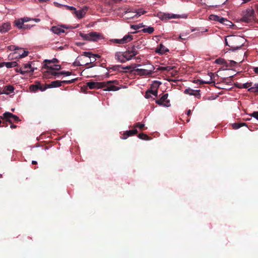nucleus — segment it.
<instances>
[{"mask_svg":"<svg viewBox=\"0 0 258 258\" xmlns=\"http://www.w3.org/2000/svg\"><path fill=\"white\" fill-rule=\"evenodd\" d=\"M230 50L234 51L240 49L244 44V39L238 36H228Z\"/></svg>","mask_w":258,"mask_h":258,"instance_id":"f257e3e1","label":"nucleus"},{"mask_svg":"<svg viewBox=\"0 0 258 258\" xmlns=\"http://www.w3.org/2000/svg\"><path fill=\"white\" fill-rule=\"evenodd\" d=\"M102 83L104 84L102 89H103V90L105 91H115L120 89L119 87L115 86V85L118 84V82L117 80L103 82Z\"/></svg>","mask_w":258,"mask_h":258,"instance_id":"f03ea898","label":"nucleus"},{"mask_svg":"<svg viewBox=\"0 0 258 258\" xmlns=\"http://www.w3.org/2000/svg\"><path fill=\"white\" fill-rule=\"evenodd\" d=\"M254 18V11L252 8H249L242 12V17L241 19L242 22L249 23L252 21Z\"/></svg>","mask_w":258,"mask_h":258,"instance_id":"7ed1b4c3","label":"nucleus"},{"mask_svg":"<svg viewBox=\"0 0 258 258\" xmlns=\"http://www.w3.org/2000/svg\"><path fill=\"white\" fill-rule=\"evenodd\" d=\"M80 36L83 39L89 41H96L101 38V35L96 32H91L88 34L80 33Z\"/></svg>","mask_w":258,"mask_h":258,"instance_id":"20e7f679","label":"nucleus"},{"mask_svg":"<svg viewBox=\"0 0 258 258\" xmlns=\"http://www.w3.org/2000/svg\"><path fill=\"white\" fill-rule=\"evenodd\" d=\"M1 118L4 119L6 121L10 123L13 122H18L20 121L18 116L9 112H6L3 114V116H1Z\"/></svg>","mask_w":258,"mask_h":258,"instance_id":"39448f33","label":"nucleus"},{"mask_svg":"<svg viewBox=\"0 0 258 258\" xmlns=\"http://www.w3.org/2000/svg\"><path fill=\"white\" fill-rule=\"evenodd\" d=\"M155 68L154 66L151 65V70H147V69H136L132 71L135 72V74H137L140 76H151L153 73Z\"/></svg>","mask_w":258,"mask_h":258,"instance_id":"423d86ee","label":"nucleus"},{"mask_svg":"<svg viewBox=\"0 0 258 258\" xmlns=\"http://www.w3.org/2000/svg\"><path fill=\"white\" fill-rule=\"evenodd\" d=\"M168 94H164L159 99H157L155 102L160 106L169 107L170 106V100L167 99Z\"/></svg>","mask_w":258,"mask_h":258,"instance_id":"0eeeda50","label":"nucleus"},{"mask_svg":"<svg viewBox=\"0 0 258 258\" xmlns=\"http://www.w3.org/2000/svg\"><path fill=\"white\" fill-rule=\"evenodd\" d=\"M133 39V36L128 34L127 35H125L122 39H112L110 40V41L118 44H125L128 42H130Z\"/></svg>","mask_w":258,"mask_h":258,"instance_id":"6e6552de","label":"nucleus"},{"mask_svg":"<svg viewBox=\"0 0 258 258\" xmlns=\"http://www.w3.org/2000/svg\"><path fill=\"white\" fill-rule=\"evenodd\" d=\"M184 15H180L169 13H164L161 15L162 20H169L171 19H179L180 18H185Z\"/></svg>","mask_w":258,"mask_h":258,"instance_id":"1a4fd4ad","label":"nucleus"},{"mask_svg":"<svg viewBox=\"0 0 258 258\" xmlns=\"http://www.w3.org/2000/svg\"><path fill=\"white\" fill-rule=\"evenodd\" d=\"M47 89V87H43L41 84L39 82H37L36 84H33L30 86L29 89L31 92H35L38 90H40L41 91H44Z\"/></svg>","mask_w":258,"mask_h":258,"instance_id":"9d476101","label":"nucleus"},{"mask_svg":"<svg viewBox=\"0 0 258 258\" xmlns=\"http://www.w3.org/2000/svg\"><path fill=\"white\" fill-rule=\"evenodd\" d=\"M160 83L155 81L154 84L151 86V88L149 89V91H151V94L155 97L158 96V88L160 85Z\"/></svg>","mask_w":258,"mask_h":258,"instance_id":"9b49d317","label":"nucleus"},{"mask_svg":"<svg viewBox=\"0 0 258 258\" xmlns=\"http://www.w3.org/2000/svg\"><path fill=\"white\" fill-rule=\"evenodd\" d=\"M104 84L102 82H89L86 83L87 86L90 89L95 88L102 89V85Z\"/></svg>","mask_w":258,"mask_h":258,"instance_id":"f8f14e48","label":"nucleus"},{"mask_svg":"<svg viewBox=\"0 0 258 258\" xmlns=\"http://www.w3.org/2000/svg\"><path fill=\"white\" fill-rule=\"evenodd\" d=\"M22 66L23 71L25 72V74L29 73H32L34 71L35 68L32 67L31 64L30 63L23 64Z\"/></svg>","mask_w":258,"mask_h":258,"instance_id":"ddd939ff","label":"nucleus"},{"mask_svg":"<svg viewBox=\"0 0 258 258\" xmlns=\"http://www.w3.org/2000/svg\"><path fill=\"white\" fill-rule=\"evenodd\" d=\"M137 133H138V131L137 129H134L133 130L127 131L123 133V134H122V137H121V138L122 140H125L128 137L136 135Z\"/></svg>","mask_w":258,"mask_h":258,"instance_id":"4468645a","label":"nucleus"},{"mask_svg":"<svg viewBox=\"0 0 258 258\" xmlns=\"http://www.w3.org/2000/svg\"><path fill=\"white\" fill-rule=\"evenodd\" d=\"M208 75L210 77L209 81H203L198 79L196 81V83H199L200 84H210L213 83V82H212L211 80H212L215 78V75L212 73H209Z\"/></svg>","mask_w":258,"mask_h":258,"instance_id":"2eb2a0df","label":"nucleus"},{"mask_svg":"<svg viewBox=\"0 0 258 258\" xmlns=\"http://www.w3.org/2000/svg\"><path fill=\"white\" fill-rule=\"evenodd\" d=\"M115 58L118 61L121 63H124L125 62V58H124L123 52H117L115 54Z\"/></svg>","mask_w":258,"mask_h":258,"instance_id":"dca6fc26","label":"nucleus"},{"mask_svg":"<svg viewBox=\"0 0 258 258\" xmlns=\"http://www.w3.org/2000/svg\"><path fill=\"white\" fill-rule=\"evenodd\" d=\"M15 88L12 85H7L4 87L2 94L9 95L10 93L13 92Z\"/></svg>","mask_w":258,"mask_h":258,"instance_id":"f3484780","label":"nucleus"},{"mask_svg":"<svg viewBox=\"0 0 258 258\" xmlns=\"http://www.w3.org/2000/svg\"><path fill=\"white\" fill-rule=\"evenodd\" d=\"M61 86V82L60 81L56 80L51 82L49 84L46 85L47 88L58 87Z\"/></svg>","mask_w":258,"mask_h":258,"instance_id":"a211bd4d","label":"nucleus"},{"mask_svg":"<svg viewBox=\"0 0 258 258\" xmlns=\"http://www.w3.org/2000/svg\"><path fill=\"white\" fill-rule=\"evenodd\" d=\"M169 49L167 48L162 44H160L159 46L156 48V52L160 54H164L166 52H168Z\"/></svg>","mask_w":258,"mask_h":258,"instance_id":"6ab92c4d","label":"nucleus"},{"mask_svg":"<svg viewBox=\"0 0 258 258\" xmlns=\"http://www.w3.org/2000/svg\"><path fill=\"white\" fill-rule=\"evenodd\" d=\"M252 82H247L244 84H240L238 83H236L235 84V86L239 89L241 88H249L252 86Z\"/></svg>","mask_w":258,"mask_h":258,"instance_id":"aec40b11","label":"nucleus"},{"mask_svg":"<svg viewBox=\"0 0 258 258\" xmlns=\"http://www.w3.org/2000/svg\"><path fill=\"white\" fill-rule=\"evenodd\" d=\"M87 9H83L82 10H80L79 11H75V14L76 15V17L78 19H82L83 18L86 13Z\"/></svg>","mask_w":258,"mask_h":258,"instance_id":"412c9836","label":"nucleus"},{"mask_svg":"<svg viewBox=\"0 0 258 258\" xmlns=\"http://www.w3.org/2000/svg\"><path fill=\"white\" fill-rule=\"evenodd\" d=\"M11 29V24L9 23H4L0 27V32L2 33H6Z\"/></svg>","mask_w":258,"mask_h":258,"instance_id":"4be33fe9","label":"nucleus"},{"mask_svg":"<svg viewBox=\"0 0 258 258\" xmlns=\"http://www.w3.org/2000/svg\"><path fill=\"white\" fill-rule=\"evenodd\" d=\"M199 91H195L191 89L188 88L184 90V93L195 96H199L200 97Z\"/></svg>","mask_w":258,"mask_h":258,"instance_id":"5701e85b","label":"nucleus"},{"mask_svg":"<svg viewBox=\"0 0 258 258\" xmlns=\"http://www.w3.org/2000/svg\"><path fill=\"white\" fill-rule=\"evenodd\" d=\"M54 67L49 66L46 64H44L43 66L44 69H46L50 71H59L61 69V66L60 65L55 64Z\"/></svg>","mask_w":258,"mask_h":258,"instance_id":"b1692460","label":"nucleus"},{"mask_svg":"<svg viewBox=\"0 0 258 258\" xmlns=\"http://www.w3.org/2000/svg\"><path fill=\"white\" fill-rule=\"evenodd\" d=\"M51 30L55 34H60L61 33H64V30L58 26H52Z\"/></svg>","mask_w":258,"mask_h":258,"instance_id":"393cba45","label":"nucleus"},{"mask_svg":"<svg viewBox=\"0 0 258 258\" xmlns=\"http://www.w3.org/2000/svg\"><path fill=\"white\" fill-rule=\"evenodd\" d=\"M15 53H18L20 58H23L27 56L28 51H26L22 48L18 49V51L15 52Z\"/></svg>","mask_w":258,"mask_h":258,"instance_id":"a878e982","label":"nucleus"},{"mask_svg":"<svg viewBox=\"0 0 258 258\" xmlns=\"http://www.w3.org/2000/svg\"><path fill=\"white\" fill-rule=\"evenodd\" d=\"M83 55H84L86 57H88L90 58H92V57H94V58H100V56L97 54H93L91 52H87L84 51L83 52Z\"/></svg>","mask_w":258,"mask_h":258,"instance_id":"bb28decb","label":"nucleus"},{"mask_svg":"<svg viewBox=\"0 0 258 258\" xmlns=\"http://www.w3.org/2000/svg\"><path fill=\"white\" fill-rule=\"evenodd\" d=\"M138 48H139V45L136 46L135 45H134L132 46V49L131 50H128V51L131 54H132V56H135L138 54V51L137 50V49Z\"/></svg>","mask_w":258,"mask_h":258,"instance_id":"cd10ccee","label":"nucleus"},{"mask_svg":"<svg viewBox=\"0 0 258 258\" xmlns=\"http://www.w3.org/2000/svg\"><path fill=\"white\" fill-rule=\"evenodd\" d=\"M14 23L15 26L17 27L19 29H22V26L24 24L23 21H22L21 18L16 20L14 21Z\"/></svg>","mask_w":258,"mask_h":258,"instance_id":"c85d7f7f","label":"nucleus"},{"mask_svg":"<svg viewBox=\"0 0 258 258\" xmlns=\"http://www.w3.org/2000/svg\"><path fill=\"white\" fill-rule=\"evenodd\" d=\"M90 59V62H88L85 64V65L87 66V69L91 68L95 66V64H93V63L95 62L96 58H94V57H92V58Z\"/></svg>","mask_w":258,"mask_h":258,"instance_id":"c756f323","label":"nucleus"},{"mask_svg":"<svg viewBox=\"0 0 258 258\" xmlns=\"http://www.w3.org/2000/svg\"><path fill=\"white\" fill-rule=\"evenodd\" d=\"M246 124L244 122H235L232 124V127L233 129L236 130L239 128L240 127L246 126Z\"/></svg>","mask_w":258,"mask_h":258,"instance_id":"7c9ffc66","label":"nucleus"},{"mask_svg":"<svg viewBox=\"0 0 258 258\" xmlns=\"http://www.w3.org/2000/svg\"><path fill=\"white\" fill-rule=\"evenodd\" d=\"M3 64H5L7 68H12L17 66V63L16 61L3 62Z\"/></svg>","mask_w":258,"mask_h":258,"instance_id":"2f4dec72","label":"nucleus"},{"mask_svg":"<svg viewBox=\"0 0 258 258\" xmlns=\"http://www.w3.org/2000/svg\"><path fill=\"white\" fill-rule=\"evenodd\" d=\"M209 19L211 20H213V21H218V22H219L221 23V22L222 21L221 19H223V17H219L218 16L215 15H211L209 16Z\"/></svg>","mask_w":258,"mask_h":258,"instance_id":"473e14b6","label":"nucleus"},{"mask_svg":"<svg viewBox=\"0 0 258 258\" xmlns=\"http://www.w3.org/2000/svg\"><path fill=\"white\" fill-rule=\"evenodd\" d=\"M248 91L252 93H257L258 92V83L255 84L253 87L251 86L248 89Z\"/></svg>","mask_w":258,"mask_h":258,"instance_id":"72a5a7b5","label":"nucleus"},{"mask_svg":"<svg viewBox=\"0 0 258 258\" xmlns=\"http://www.w3.org/2000/svg\"><path fill=\"white\" fill-rule=\"evenodd\" d=\"M123 53H124V58H125V62L127 60H131L134 57V56H132V54H131L128 50L125 52H124Z\"/></svg>","mask_w":258,"mask_h":258,"instance_id":"f704fd0d","label":"nucleus"},{"mask_svg":"<svg viewBox=\"0 0 258 258\" xmlns=\"http://www.w3.org/2000/svg\"><path fill=\"white\" fill-rule=\"evenodd\" d=\"M221 20L222 21L221 23L223 24V25L228 26H231L232 25V23L226 18H223V19H221Z\"/></svg>","mask_w":258,"mask_h":258,"instance_id":"c9c22d12","label":"nucleus"},{"mask_svg":"<svg viewBox=\"0 0 258 258\" xmlns=\"http://www.w3.org/2000/svg\"><path fill=\"white\" fill-rule=\"evenodd\" d=\"M173 69V67L170 66H167V67H159L158 68V70L161 71H167L169 72L170 71L172 70Z\"/></svg>","mask_w":258,"mask_h":258,"instance_id":"e433bc0d","label":"nucleus"},{"mask_svg":"<svg viewBox=\"0 0 258 258\" xmlns=\"http://www.w3.org/2000/svg\"><path fill=\"white\" fill-rule=\"evenodd\" d=\"M144 33H147L148 34H152L154 31V28L152 27H148V28H144L143 29H142V30Z\"/></svg>","mask_w":258,"mask_h":258,"instance_id":"4c0bfd02","label":"nucleus"},{"mask_svg":"<svg viewBox=\"0 0 258 258\" xmlns=\"http://www.w3.org/2000/svg\"><path fill=\"white\" fill-rule=\"evenodd\" d=\"M138 137L142 140H149L151 139V138L149 137L147 135L144 133H141L139 134Z\"/></svg>","mask_w":258,"mask_h":258,"instance_id":"58836bf2","label":"nucleus"},{"mask_svg":"<svg viewBox=\"0 0 258 258\" xmlns=\"http://www.w3.org/2000/svg\"><path fill=\"white\" fill-rule=\"evenodd\" d=\"M233 78L234 76H231L227 78H224L223 79L222 82L226 84H230L232 82Z\"/></svg>","mask_w":258,"mask_h":258,"instance_id":"ea45409f","label":"nucleus"},{"mask_svg":"<svg viewBox=\"0 0 258 258\" xmlns=\"http://www.w3.org/2000/svg\"><path fill=\"white\" fill-rule=\"evenodd\" d=\"M121 65H114V66H112L111 67H109L107 69V70H112L113 71H118L119 68H121Z\"/></svg>","mask_w":258,"mask_h":258,"instance_id":"a19ab883","label":"nucleus"},{"mask_svg":"<svg viewBox=\"0 0 258 258\" xmlns=\"http://www.w3.org/2000/svg\"><path fill=\"white\" fill-rule=\"evenodd\" d=\"M141 66V64H132L131 66H126V67L125 68H123L121 66V68L123 69H126V70H130L131 69H135V68L137 67H140Z\"/></svg>","mask_w":258,"mask_h":258,"instance_id":"79ce46f5","label":"nucleus"},{"mask_svg":"<svg viewBox=\"0 0 258 258\" xmlns=\"http://www.w3.org/2000/svg\"><path fill=\"white\" fill-rule=\"evenodd\" d=\"M135 13H136V16L138 15L139 16H141V15L144 14L146 13V11L143 10L142 9H140L138 10H135Z\"/></svg>","mask_w":258,"mask_h":258,"instance_id":"37998d69","label":"nucleus"},{"mask_svg":"<svg viewBox=\"0 0 258 258\" xmlns=\"http://www.w3.org/2000/svg\"><path fill=\"white\" fill-rule=\"evenodd\" d=\"M133 127L134 128L139 127L141 130H143L144 127H145V124L140 122H137L134 125Z\"/></svg>","mask_w":258,"mask_h":258,"instance_id":"c03bdc74","label":"nucleus"},{"mask_svg":"<svg viewBox=\"0 0 258 258\" xmlns=\"http://www.w3.org/2000/svg\"><path fill=\"white\" fill-rule=\"evenodd\" d=\"M215 62L218 64H224L226 63V61L223 58H218L215 60Z\"/></svg>","mask_w":258,"mask_h":258,"instance_id":"a18cd8bd","label":"nucleus"},{"mask_svg":"<svg viewBox=\"0 0 258 258\" xmlns=\"http://www.w3.org/2000/svg\"><path fill=\"white\" fill-rule=\"evenodd\" d=\"M47 72L48 73H49V74H50L52 76H54L58 77L59 75H60V72H53V71H50V70L47 71Z\"/></svg>","mask_w":258,"mask_h":258,"instance_id":"49530a36","label":"nucleus"},{"mask_svg":"<svg viewBox=\"0 0 258 258\" xmlns=\"http://www.w3.org/2000/svg\"><path fill=\"white\" fill-rule=\"evenodd\" d=\"M75 81H76V79H72L71 80H68V81H60V82H61V84H70L73 83H74Z\"/></svg>","mask_w":258,"mask_h":258,"instance_id":"de8ad7c7","label":"nucleus"},{"mask_svg":"<svg viewBox=\"0 0 258 258\" xmlns=\"http://www.w3.org/2000/svg\"><path fill=\"white\" fill-rule=\"evenodd\" d=\"M143 26H144L142 24H140L139 25H134L132 26V28L134 29V30H138L143 27Z\"/></svg>","mask_w":258,"mask_h":258,"instance_id":"09e8293b","label":"nucleus"},{"mask_svg":"<svg viewBox=\"0 0 258 258\" xmlns=\"http://www.w3.org/2000/svg\"><path fill=\"white\" fill-rule=\"evenodd\" d=\"M151 93V91H149V89L146 92V94L145 95V97H146V98L149 99L150 98H152V94Z\"/></svg>","mask_w":258,"mask_h":258,"instance_id":"8fccbe9b","label":"nucleus"},{"mask_svg":"<svg viewBox=\"0 0 258 258\" xmlns=\"http://www.w3.org/2000/svg\"><path fill=\"white\" fill-rule=\"evenodd\" d=\"M64 7L66 8L67 10L72 11H73V13L74 14L75 13V11H76V9L75 7L69 6H65Z\"/></svg>","mask_w":258,"mask_h":258,"instance_id":"3c124183","label":"nucleus"},{"mask_svg":"<svg viewBox=\"0 0 258 258\" xmlns=\"http://www.w3.org/2000/svg\"><path fill=\"white\" fill-rule=\"evenodd\" d=\"M60 75H66V76H69L72 75L71 72H67V71H61L60 72Z\"/></svg>","mask_w":258,"mask_h":258,"instance_id":"603ef678","label":"nucleus"},{"mask_svg":"<svg viewBox=\"0 0 258 258\" xmlns=\"http://www.w3.org/2000/svg\"><path fill=\"white\" fill-rule=\"evenodd\" d=\"M250 116L258 120V111H254L250 114Z\"/></svg>","mask_w":258,"mask_h":258,"instance_id":"864d4df0","label":"nucleus"},{"mask_svg":"<svg viewBox=\"0 0 258 258\" xmlns=\"http://www.w3.org/2000/svg\"><path fill=\"white\" fill-rule=\"evenodd\" d=\"M237 64V62L234 60H229V64H227V66H230L232 67H234Z\"/></svg>","mask_w":258,"mask_h":258,"instance_id":"5fc2aeb1","label":"nucleus"},{"mask_svg":"<svg viewBox=\"0 0 258 258\" xmlns=\"http://www.w3.org/2000/svg\"><path fill=\"white\" fill-rule=\"evenodd\" d=\"M30 28H31V26L30 25L24 24L21 29L27 30V29H30Z\"/></svg>","mask_w":258,"mask_h":258,"instance_id":"6e6d98bb","label":"nucleus"},{"mask_svg":"<svg viewBox=\"0 0 258 258\" xmlns=\"http://www.w3.org/2000/svg\"><path fill=\"white\" fill-rule=\"evenodd\" d=\"M124 9L125 10V12H124L125 13H130V12H132V10H133V9H131L130 8H127V7H125Z\"/></svg>","mask_w":258,"mask_h":258,"instance_id":"4d7b16f0","label":"nucleus"},{"mask_svg":"<svg viewBox=\"0 0 258 258\" xmlns=\"http://www.w3.org/2000/svg\"><path fill=\"white\" fill-rule=\"evenodd\" d=\"M23 70H22V66L18 70V69H17L16 70V71L17 72H19L22 75H24L25 74V72H23Z\"/></svg>","mask_w":258,"mask_h":258,"instance_id":"13d9d810","label":"nucleus"},{"mask_svg":"<svg viewBox=\"0 0 258 258\" xmlns=\"http://www.w3.org/2000/svg\"><path fill=\"white\" fill-rule=\"evenodd\" d=\"M23 70H22V66L18 70V69H17L16 70V71L17 72H19L22 75H24L25 74V72H23Z\"/></svg>","mask_w":258,"mask_h":258,"instance_id":"bf43d9fd","label":"nucleus"},{"mask_svg":"<svg viewBox=\"0 0 258 258\" xmlns=\"http://www.w3.org/2000/svg\"><path fill=\"white\" fill-rule=\"evenodd\" d=\"M22 21H23V23L28 22L30 20V19L28 17H24L23 18H21Z\"/></svg>","mask_w":258,"mask_h":258,"instance_id":"052dcab7","label":"nucleus"},{"mask_svg":"<svg viewBox=\"0 0 258 258\" xmlns=\"http://www.w3.org/2000/svg\"><path fill=\"white\" fill-rule=\"evenodd\" d=\"M73 66H75V67H78V66H81V64H80V61H75L73 63Z\"/></svg>","mask_w":258,"mask_h":258,"instance_id":"680f3d73","label":"nucleus"},{"mask_svg":"<svg viewBox=\"0 0 258 258\" xmlns=\"http://www.w3.org/2000/svg\"><path fill=\"white\" fill-rule=\"evenodd\" d=\"M225 42L226 45H227V46L229 47V41H228V36L225 38Z\"/></svg>","mask_w":258,"mask_h":258,"instance_id":"e2e57ef3","label":"nucleus"},{"mask_svg":"<svg viewBox=\"0 0 258 258\" xmlns=\"http://www.w3.org/2000/svg\"><path fill=\"white\" fill-rule=\"evenodd\" d=\"M51 61L52 63H57L58 62V60L56 58H53L52 59H51Z\"/></svg>","mask_w":258,"mask_h":258,"instance_id":"0e129e2a","label":"nucleus"},{"mask_svg":"<svg viewBox=\"0 0 258 258\" xmlns=\"http://www.w3.org/2000/svg\"><path fill=\"white\" fill-rule=\"evenodd\" d=\"M44 62L45 63V64H47V63H52V62L51 61V60L50 59H45L44 60Z\"/></svg>","mask_w":258,"mask_h":258,"instance_id":"69168bd1","label":"nucleus"},{"mask_svg":"<svg viewBox=\"0 0 258 258\" xmlns=\"http://www.w3.org/2000/svg\"><path fill=\"white\" fill-rule=\"evenodd\" d=\"M253 71L255 74H258V67H254L253 68Z\"/></svg>","mask_w":258,"mask_h":258,"instance_id":"338daca9","label":"nucleus"},{"mask_svg":"<svg viewBox=\"0 0 258 258\" xmlns=\"http://www.w3.org/2000/svg\"><path fill=\"white\" fill-rule=\"evenodd\" d=\"M9 49L10 50H13V49L16 50L17 49L16 47L14 45L10 46H9Z\"/></svg>","mask_w":258,"mask_h":258,"instance_id":"774afa93","label":"nucleus"}]
</instances>
